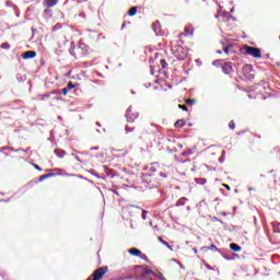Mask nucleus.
Returning a JSON list of instances; mask_svg holds the SVG:
<instances>
[{
	"mask_svg": "<svg viewBox=\"0 0 280 280\" xmlns=\"http://www.w3.org/2000/svg\"><path fill=\"white\" fill-rule=\"evenodd\" d=\"M178 108H180L184 112H188V107L186 106V104H178Z\"/></svg>",
	"mask_w": 280,
	"mask_h": 280,
	"instance_id": "a878e982",
	"label": "nucleus"
},
{
	"mask_svg": "<svg viewBox=\"0 0 280 280\" xmlns=\"http://www.w3.org/2000/svg\"><path fill=\"white\" fill-rule=\"evenodd\" d=\"M229 127H230V129L234 130L236 127V124L233 120H231L229 124Z\"/></svg>",
	"mask_w": 280,
	"mask_h": 280,
	"instance_id": "cd10ccee",
	"label": "nucleus"
},
{
	"mask_svg": "<svg viewBox=\"0 0 280 280\" xmlns=\"http://www.w3.org/2000/svg\"><path fill=\"white\" fill-rule=\"evenodd\" d=\"M28 185H32V182H31V183H28Z\"/></svg>",
	"mask_w": 280,
	"mask_h": 280,
	"instance_id": "e433bc0d",
	"label": "nucleus"
},
{
	"mask_svg": "<svg viewBox=\"0 0 280 280\" xmlns=\"http://www.w3.org/2000/svg\"><path fill=\"white\" fill-rule=\"evenodd\" d=\"M74 160H75V161H79V162L81 161L78 155H74Z\"/></svg>",
	"mask_w": 280,
	"mask_h": 280,
	"instance_id": "72a5a7b5",
	"label": "nucleus"
},
{
	"mask_svg": "<svg viewBox=\"0 0 280 280\" xmlns=\"http://www.w3.org/2000/svg\"><path fill=\"white\" fill-rule=\"evenodd\" d=\"M231 71H232V66L228 63L223 66V73L229 74L231 73Z\"/></svg>",
	"mask_w": 280,
	"mask_h": 280,
	"instance_id": "f3484780",
	"label": "nucleus"
},
{
	"mask_svg": "<svg viewBox=\"0 0 280 280\" xmlns=\"http://www.w3.org/2000/svg\"><path fill=\"white\" fill-rule=\"evenodd\" d=\"M183 200H187V198L178 199L177 202H176V206H184L185 202Z\"/></svg>",
	"mask_w": 280,
	"mask_h": 280,
	"instance_id": "bb28decb",
	"label": "nucleus"
},
{
	"mask_svg": "<svg viewBox=\"0 0 280 280\" xmlns=\"http://www.w3.org/2000/svg\"><path fill=\"white\" fill-rule=\"evenodd\" d=\"M1 48H2V50H10V48H11V44L10 43H2L1 44Z\"/></svg>",
	"mask_w": 280,
	"mask_h": 280,
	"instance_id": "aec40b11",
	"label": "nucleus"
},
{
	"mask_svg": "<svg viewBox=\"0 0 280 280\" xmlns=\"http://www.w3.org/2000/svg\"><path fill=\"white\" fill-rule=\"evenodd\" d=\"M194 26L192 25H188L184 27V32L179 33L178 37L183 38V37H191L194 36Z\"/></svg>",
	"mask_w": 280,
	"mask_h": 280,
	"instance_id": "423d86ee",
	"label": "nucleus"
},
{
	"mask_svg": "<svg viewBox=\"0 0 280 280\" xmlns=\"http://www.w3.org/2000/svg\"><path fill=\"white\" fill-rule=\"evenodd\" d=\"M108 272V267L105 266V267H101V268H97L93 271V280H101L104 278V275H106ZM88 280H91V278H88Z\"/></svg>",
	"mask_w": 280,
	"mask_h": 280,
	"instance_id": "20e7f679",
	"label": "nucleus"
},
{
	"mask_svg": "<svg viewBox=\"0 0 280 280\" xmlns=\"http://www.w3.org/2000/svg\"><path fill=\"white\" fill-rule=\"evenodd\" d=\"M186 105H195L196 104V100L195 98H189L185 101Z\"/></svg>",
	"mask_w": 280,
	"mask_h": 280,
	"instance_id": "5701e85b",
	"label": "nucleus"
},
{
	"mask_svg": "<svg viewBox=\"0 0 280 280\" xmlns=\"http://www.w3.org/2000/svg\"><path fill=\"white\" fill-rule=\"evenodd\" d=\"M158 241L160 243H162L165 247H167L168 249H172V246L167 243V241L163 240V237L159 236Z\"/></svg>",
	"mask_w": 280,
	"mask_h": 280,
	"instance_id": "dca6fc26",
	"label": "nucleus"
},
{
	"mask_svg": "<svg viewBox=\"0 0 280 280\" xmlns=\"http://www.w3.org/2000/svg\"><path fill=\"white\" fill-rule=\"evenodd\" d=\"M154 270H152V269H144L143 271H142V277H147L148 275H153L154 276Z\"/></svg>",
	"mask_w": 280,
	"mask_h": 280,
	"instance_id": "a211bd4d",
	"label": "nucleus"
},
{
	"mask_svg": "<svg viewBox=\"0 0 280 280\" xmlns=\"http://www.w3.org/2000/svg\"><path fill=\"white\" fill-rule=\"evenodd\" d=\"M55 154L57 158L63 159L67 153L62 149H55Z\"/></svg>",
	"mask_w": 280,
	"mask_h": 280,
	"instance_id": "f8f14e48",
	"label": "nucleus"
},
{
	"mask_svg": "<svg viewBox=\"0 0 280 280\" xmlns=\"http://www.w3.org/2000/svg\"><path fill=\"white\" fill-rule=\"evenodd\" d=\"M139 258H140V259H143V261H145V262H149V261H150V259L148 258V255L142 254V252H141V255H140Z\"/></svg>",
	"mask_w": 280,
	"mask_h": 280,
	"instance_id": "b1692460",
	"label": "nucleus"
},
{
	"mask_svg": "<svg viewBox=\"0 0 280 280\" xmlns=\"http://www.w3.org/2000/svg\"><path fill=\"white\" fill-rule=\"evenodd\" d=\"M232 49H233V46H232V45H229V46H226V47L223 48V51H224L225 54H229Z\"/></svg>",
	"mask_w": 280,
	"mask_h": 280,
	"instance_id": "393cba45",
	"label": "nucleus"
},
{
	"mask_svg": "<svg viewBox=\"0 0 280 280\" xmlns=\"http://www.w3.org/2000/svg\"><path fill=\"white\" fill-rule=\"evenodd\" d=\"M36 51L35 50H26L24 54H22V58L24 60H27V59H34L36 58Z\"/></svg>",
	"mask_w": 280,
	"mask_h": 280,
	"instance_id": "0eeeda50",
	"label": "nucleus"
},
{
	"mask_svg": "<svg viewBox=\"0 0 280 280\" xmlns=\"http://www.w3.org/2000/svg\"><path fill=\"white\" fill-rule=\"evenodd\" d=\"M167 175L163 173L158 163L151 164L149 172L143 175V185L148 189L158 188L162 180L166 179Z\"/></svg>",
	"mask_w": 280,
	"mask_h": 280,
	"instance_id": "f257e3e1",
	"label": "nucleus"
},
{
	"mask_svg": "<svg viewBox=\"0 0 280 280\" xmlns=\"http://www.w3.org/2000/svg\"><path fill=\"white\" fill-rule=\"evenodd\" d=\"M279 184H280V178H279Z\"/></svg>",
	"mask_w": 280,
	"mask_h": 280,
	"instance_id": "58836bf2",
	"label": "nucleus"
},
{
	"mask_svg": "<svg viewBox=\"0 0 280 280\" xmlns=\"http://www.w3.org/2000/svg\"><path fill=\"white\" fill-rule=\"evenodd\" d=\"M148 280H152V278H149Z\"/></svg>",
	"mask_w": 280,
	"mask_h": 280,
	"instance_id": "4c0bfd02",
	"label": "nucleus"
},
{
	"mask_svg": "<svg viewBox=\"0 0 280 280\" xmlns=\"http://www.w3.org/2000/svg\"><path fill=\"white\" fill-rule=\"evenodd\" d=\"M200 250H211L213 253L220 252L219 247L214 244H211L210 246H202Z\"/></svg>",
	"mask_w": 280,
	"mask_h": 280,
	"instance_id": "1a4fd4ad",
	"label": "nucleus"
},
{
	"mask_svg": "<svg viewBox=\"0 0 280 280\" xmlns=\"http://www.w3.org/2000/svg\"><path fill=\"white\" fill-rule=\"evenodd\" d=\"M230 249H232L233 252H241L242 247L238 244L232 243L230 244Z\"/></svg>",
	"mask_w": 280,
	"mask_h": 280,
	"instance_id": "4468645a",
	"label": "nucleus"
},
{
	"mask_svg": "<svg viewBox=\"0 0 280 280\" xmlns=\"http://www.w3.org/2000/svg\"><path fill=\"white\" fill-rule=\"evenodd\" d=\"M125 116L128 122H135L139 117V112L137 107L130 106L127 108Z\"/></svg>",
	"mask_w": 280,
	"mask_h": 280,
	"instance_id": "f03ea898",
	"label": "nucleus"
},
{
	"mask_svg": "<svg viewBox=\"0 0 280 280\" xmlns=\"http://www.w3.org/2000/svg\"><path fill=\"white\" fill-rule=\"evenodd\" d=\"M192 250H194L196 254L198 253L197 247H194Z\"/></svg>",
	"mask_w": 280,
	"mask_h": 280,
	"instance_id": "f704fd0d",
	"label": "nucleus"
},
{
	"mask_svg": "<svg viewBox=\"0 0 280 280\" xmlns=\"http://www.w3.org/2000/svg\"><path fill=\"white\" fill-rule=\"evenodd\" d=\"M160 63H161V66H162L163 69H165V68L168 67V63H167L166 59H161V60H160Z\"/></svg>",
	"mask_w": 280,
	"mask_h": 280,
	"instance_id": "4be33fe9",
	"label": "nucleus"
},
{
	"mask_svg": "<svg viewBox=\"0 0 280 280\" xmlns=\"http://www.w3.org/2000/svg\"><path fill=\"white\" fill-rule=\"evenodd\" d=\"M252 69H253L252 65L244 66V68H243V70H252Z\"/></svg>",
	"mask_w": 280,
	"mask_h": 280,
	"instance_id": "c756f323",
	"label": "nucleus"
},
{
	"mask_svg": "<svg viewBox=\"0 0 280 280\" xmlns=\"http://www.w3.org/2000/svg\"><path fill=\"white\" fill-rule=\"evenodd\" d=\"M124 27H126V24H125V23L122 24V28H124Z\"/></svg>",
	"mask_w": 280,
	"mask_h": 280,
	"instance_id": "c9c22d12",
	"label": "nucleus"
},
{
	"mask_svg": "<svg viewBox=\"0 0 280 280\" xmlns=\"http://www.w3.org/2000/svg\"><path fill=\"white\" fill-rule=\"evenodd\" d=\"M223 187H224L225 189H228V190H231V186L228 185V184H223Z\"/></svg>",
	"mask_w": 280,
	"mask_h": 280,
	"instance_id": "473e14b6",
	"label": "nucleus"
},
{
	"mask_svg": "<svg viewBox=\"0 0 280 280\" xmlns=\"http://www.w3.org/2000/svg\"><path fill=\"white\" fill-rule=\"evenodd\" d=\"M43 3H44V7L54 8L57 5L58 0H45Z\"/></svg>",
	"mask_w": 280,
	"mask_h": 280,
	"instance_id": "9d476101",
	"label": "nucleus"
},
{
	"mask_svg": "<svg viewBox=\"0 0 280 280\" xmlns=\"http://www.w3.org/2000/svg\"><path fill=\"white\" fill-rule=\"evenodd\" d=\"M172 52L177 60H185L187 58V52L182 46H174Z\"/></svg>",
	"mask_w": 280,
	"mask_h": 280,
	"instance_id": "7ed1b4c3",
	"label": "nucleus"
},
{
	"mask_svg": "<svg viewBox=\"0 0 280 280\" xmlns=\"http://www.w3.org/2000/svg\"><path fill=\"white\" fill-rule=\"evenodd\" d=\"M125 130L127 133H130V131H133V128L129 127V126H126L125 127Z\"/></svg>",
	"mask_w": 280,
	"mask_h": 280,
	"instance_id": "c85d7f7f",
	"label": "nucleus"
},
{
	"mask_svg": "<svg viewBox=\"0 0 280 280\" xmlns=\"http://www.w3.org/2000/svg\"><path fill=\"white\" fill-rule=\"evenodd\" d=\"M137 14V8H131L128 12L129 16H135Z\"/></svg>",
	"mask_w": 280,
	"mask_h": 280,
	"instance_id": "412c9836",
	"label": "nucleus"
},
{
	"mask_svg": "<svg viewBox=\"0 0 280 280\" xmlns=\"http://www.w3.org/2000/svg\"><path fill=\"white\" fill-rule=\"evenodd\" d=\"M34 167H35V170H37L38 172H43V168H40V167L38 166V164H34Z\"/></svg>",
	"mask_w": 280,
	"mask_h": 280,
	"instance_id": "7c9ffc66",
	"label": "nucleus"
},
{
	"mask_svg": "<svg viewBox=\"0 0 280 280\" xmlns=\"http://www.w3.org/2000/svg\"><path fill=\"white\" fill-rule=\"evenodd\" d=\"M75 89V85L72 83V81H69L68 86L61 89L62 95L67 96L69 91Z\"/></svg>",
	"mask_w": 280,
	"mask_h": 280,
	"instance_id": "6e6552de",
	"label": "nucleus"
},
{
	"mask_svg": "<svg viewBox=\"0 0 280 280\" xmlns=\"http://www.w3.org/2000/svg\"><path fill=\"white\" fill-rule=\"evenodd\" d=\"M141 250L137 249V247H131V249H129V254L131 256H135V257H140L141 256Z\"/></svg>",
	"mask_w": 280,
	"mask_h": 280,
	"instance_id": "9b49d317",
	"label": "nucleus"
},
{
	"mask_svg": "<svg viewBox=\"0 0 280 280\" xmlns=\"http://www.w3.org/2000/svg\"><path fill=\"white\" fill-rule=\"evenodd\" d=\"M279 38H280V36H279Z\"/></svg>",
	"mask_w": 280,
	"mask_h": 280,
	"instance_id": "ea45409f",
	"label": "nucleus"
},
{
	"mask_svg": "<svg viewBox=\"0 0 280 280\" xmlns=\"http://www.w3.org/2000/svg\"><path fill=\"white\" fill-rule=\"evenodd\" d=\"M153 277L158 278L159 280H167L162 272L153 273Z\"/></svg>",
	"mask_w": 280,
	"mask_h": 280,
	"instance_id": "6ab92c4d",
	"label": "nucleus"
},
{
	"mask_svg": "<svg viewBox=\"0 0 280 280\" xmlns=\"http://www.w3.org/2000/svg\"><path fill=\"white\" fill-rule=\"evenodd\" d=\"M186 126V121L184 119L177 120L174 125L175 128H183Z\"/></svg>",
	"mask_w": 280,
	"mask_h": 280,
	"instance_id": "2eb2a0df",
	"label": "nucleus"
},
{
	"mask_svg": "<svg viewBox=\"0 0 280 280\" xmlns=\"http://www.w3.org/2000/svg\"><path fill=\"white\" fill-rule=\"evenodd\" d=\"M244 49H245V52L247 55L253 56V58H255V59L261 58V50L259 48L252 47V46H245Z\"/></svg>",
	"mask_w": 280,
	"mask_h": 280,
	"instance_id": "39448f33",
	"label": "nucleus"
},
{
	"mask_svg": "<svg viewBox=\"0 0 280 280\" xmlns=\"http://www.w3.org/2000/svg\"><path fill=\"white\" fill-rule=\"evenodd\" d=\"M54 176H56V174H46V175H42L39 178H38V182L42 183L44 182L45 179H49V178H52Z\"/></svg>",
	"mask_w": 280,
	"mask_h": 280,
	"instance_id": "ddd939ff",
	"label": "nucleus"
},
{
	"mask_svg": "<svg viewBox=\"0 0 280 280\" xmlns=\"http://www.w3.org/2000/svg\"><path fill=\"white\" fill-rule=\"evenodd\" d=\"M147 213H148L147 210H143V213H142V219L143 220H147V215H145Z\"/></svg>",
	"mask_w": 280,
	"mask_h": 280,
	"instance_id": "2f4dec72",
	"label": "nucleus"
}]
</instances>
